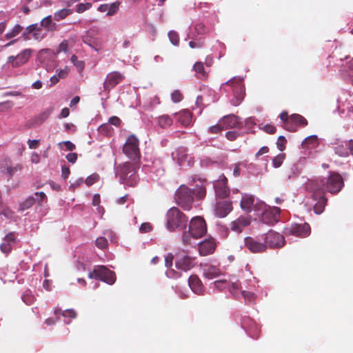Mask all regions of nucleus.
<instances>
[{
	"label": "nucleus",
	"instance_id": "f257e3e1",
	"mask_svg": "<svg viewBox=\"0 0 353 353\" xmlns=\"http://www.w3.org/2000/svg\"><path fill=\"white\" fill-rule=\"evenodd\" d=\"M241 207L247 212L254 211L258 214H261L263 221L268 224H273L279 221L280 208L268 206L263 202L255 199L253 195L247 194L243 195Z\"/></svg>",
	"mask_w": 353,
	"mask_h": 353
},
{
	"label": "nucleus",
	"instance_id": "f03ea898",
	"mask_svg": "<svg viewBox=\"0 0 353 353\" xmlns=\"http://www.w3.org/2000/svg\"><path fill=\"white\" fill-rule=\"evenodd\" d=\"M207 233V225L205 220L201 216L193 217L189 223L188 230L181 234V241L184 245H193L196 241Z\"/></svg>",
	"mask_w": 353,
	"mask_h": 353
},
{
	"label": "nucleus",
	"instance_id": "7ed1b4c3",
	"mask_svg": "<svg viewBox=\"0 0 353 353\" xmlns=\"http://www.w3.org/2000/svg\"><path fill=\"white\" fill-rule=\"evenodd\" d=\"M325 181L321 179L310 180L306 185V189L312 194V196L316 202L314 204V210L316 214H321L326 205L327 199L325 198Z\"/></svg>",
	"mask_w": 353,
	"mask_h": 353
},
{
	"label": "nucleus",
	"instance_id": "20e7f679",
	"mask_svg": "<svg viewBox=\"0 0 353 353\" xmlns=\"http://www.w3.org/2000/svg\"><path fill=\"white\" fill-rule=\"evenodd\" d=\"M188 222V217L177 208H171L165 214V228L170 232L185 229Z\"/></svg>",
	"mask_w": 353,
	"mask_h": 353
},
{
	"label": "nucleus",
	"instance_id": "39448f33",
	"mask_svg": "<svg viewBox=\"0 0 353 353\" xmlns=\"http://www.w3.org/2000/svg\"><path fill=\"white\" fill-rule=\"evenodd\" d=\"M117 174L123 184L134 186L138 183L139 177L137 174V165L134 163H124L119 166Z\"/></svg>",
	"mask_w": 353,
	"mask_h": 353
},
{
	"label": "nucleus",
	"instance_id": "423d86ee",
	"mask_svg": "<svg viewBox=\"0 0 353 353\" xmlns=\"http://www.w3.org/2000/svg\"><path fill=\"white\" fill-rule=\"evenodd\" d=\"M226 85L230 88L233 97L230 99V103L232 105H239L244 99L245 88L243 84V78H233L223 83L221 88Z\"/></svg>",
	"mask_w": 353,
	"mask_h": 353
},
{
	"label": "nucleus",
	"instance_id": "0eeeda50",
	"mask_svg": "<svg viewBox=\"0 0 353 353\" xmlns=\"http://www.w3.org/2000/svg\"><path fill=\"white\" fill-rule=\"evenodd\" d=\"M174 199L178 205L184 210H189L193 201L192 188L181 185L176 190Z\"/></svg>",
	"mask_w": 353,
	"mask_h": 353
},
{
	"label": "nucleus",
	"instance_id": "6e6552de",
	"mask_svg": "<svg viewBox=\"0 0 353 353\" xmlns=\"http://www.w3.org/2000/svg\"><path fill=\"white\" fill-rule=\"evenodd\" d=\"M88 276L90 279L100 280L110 285L113 284L116 279L115 274L104 266L96 268L89 273Z\"/></svg>",
	"mask_w": 353,
	"mask_h": 353
},
{
	"label": "nucleus",
	"instance_id": "1a4fd4ad",
	"mask_svg": "<svg viewBox=\"0 0 353 353\" xmlns=\"http://www.w3.org/2000/svg\"><path fill=\"white\" fill-rule=\"evenodd\" d=\"M124 154L132 160H138L140 157L139 140L134 135L130 136L123 148Z\"/></svg>",
	"mask_w": 353,
	"mask_h": 353
},
{
	"label": "nucleus",
	"instance_id": "9d476101",
	"mask_svg": "<svg viewBox=\"0 0 353 353\" xmlns=\"http://www.w3.org/2000/svg\"><path fill=\"white\" fill-rule=\"evenodd\" d=\"M259 288V281L256 277L247 279L245 283V290L241 291V296L247 301H253L256 299V292Z\"/></svg>",
	"mask_w": 353,
	"mask_h": 353
},
{
	"label": "nucleus",
	"instance_id": "9b49d317",
	"mask_svg": "<svg viewBox=\"0 0 353 353\" xmlns=\"http://www.w3.org/2000/svg\"><path fill=\"white\" fill-rule=\"evenodd\" d=\"M32 54V50L30 48L25 49L16 56L8 57L7 63L10 64L12 68L20 67L29 61Z\"/></svg>",
	"mask_w": 353,
	"mask_h": 353
},
{
	"label": "nucleus",
	"instance_id": "f8f14e48",
	"mask_svg": "<svg viewBox=\"0 0 353 353\" xmlns=\"http://www.w3.org/2000/svg\"><path fill=\"white\" fill-rule=\"evenodd\" d=\"M343 186L342 176L335 172L331 173L326 180V188L329 192L336 194L341 191Z\"/></svg>",
	"mask_w": 353,
	"mask_h": 353
},
{
	"label": "nucleus",
	"instance_id": "ddd939ff",
	"mask_svg": "<svg viewBox=\"0 0 353 353\" xmlns=\"http://www.w3.org/2000/svg\"><path fill=\"white\" fill-rule=\"evenodd\" d=\"M18 242L17 235L15 232H11L8 233L2 239L0 244L1 251L8 255Z\"/></svg>",
	"mask_w": 353,
	"mask_h": 353
},
{
	"label": "nucleus",
	"instance_id": "4468645a",
	"mask_svg": "<svg viewBox=\"0 0 353 353\" xmlns=\"http://www.w3.org/2000/svg\"><path fill=\"white\" fill-rule=\"evenodd\" d=\"M286 232L299 237H305L310 233V228L307 223H292L285 228Z\"/></svg>",
	"mask_w": 353,
	"mask_h": 353
},
{
	"label": "nucleus",
	"instance_id": "2eb2a0df",
	"mask_svg": "<svg viewBox=\"0 0 353 353\" xmlns=\"http://www.w3.org/2000/svg\"><path fill=\"white\" fill-rule=\"evenodd\" d=\"M264 240L266 245L270 248H279L284 245L285 240L282 235L279 233L270 231L265 235Z\"/></svg>",
	"mask_w": 353,
	"mask_h": 353
},
{
	"label": "nucleus",
	"instance_id": "dca6fc26",
	"mask_svg": "<svg viewBox=\"0 0 353 353\" xmlns=\"http://www.w3.org/2000/svg\"><path fill=\"white\" fill-rule=\"evenodd\" d=\"M227 178L224 175L219 176V179L214 181L213 186L216 195L219 198H225L229 194V188L227 186Z\"/></svg>",
	"mask_w": 353,
	"mask_h": 353
},
{
	"label": "nucleus",
	"instance_id": "f3484780",
	"mask_svg": "<svg viewBox=\"0 0 353 353\" xmlns=\"http://www.w3.org/2000/svg\"><path fill=\"white\" fill-rule=\"evenodd\" d=\"M175 265L178 270L188 271L194 266V259L183 254H177Z\"/></svg>",
	"mask_w": 353,
	"mask_h": 353
},
{
	"label": "nucleus",
	"instance_id": "a211bd4d",
	"mask_svg": "<svg viewBox=\"0 0 353 353\" xmlns=\"http://www.w3.org/2000/svg\"><path fill=\"white\" fill-rule=\"evenodd\" d=\"M341 74L345 81L353 84V59H349L348 57H345V63L342 64Z\"/></svg>",
	"mask_w": 353,
	"mask_h": 353
},
{
	"label": "nucleus",
	"instance_id": "6ab92c4d",
	"mask_svg": "<svg viewBox=\"0 0 353 353\" xmlns=\"http://www.w3.org/2000/svg\"><path fill=\"white\" fill-rule=\"evenodd\" d=\"M123 79V76L120 72L117 71L108 74L103 82V89L105 90L110 91L120 81H121Z\"/></svg>",
	"mask_w": 353,
	"mask_h": 353
},
{
	"label": "nucleus",
	"instance_id": "aec40b11",
	"mask_svg": "<svg viewBox=\"0 0 353 353\" xmlns=\"http://www.w3.org/2000/svg\"><path fill=\"white\" fill-rule=\"evenodd\" d=\"M245 246L252 253L262 252L265 250L267 245L252 237L244 239Z\"/></svg>",
	"mask_w": 353,
	"mask_h": 353
},
{
	"label": "nucleus",
	"instance_id": "412c9836",
	"mask_svg": "<svg viewBox=\"0 0 353 353\" xmlns=\"http://www.w3.org/2000/svg\"><path fill=\"white\" fill-rule=\"evenodd\" d=\"M34 196H28L26 200H24L19 205V210L20 211H24L28 208H30L36 201V199L38 200V202L40 203L43 201V200L46 198V194L43 192H35Z\"/></svg>",
	"mask_w": 353,
	"mask_h": 353
},
{
	"label": "nucleus",
	"instance_id": "4be33fe9",
	"mask_svg": "<svg viewBox=\"0 0 353 353\" xmlns=\"http://www.w3.org/2000/svg\"><path fill=\"white\" fill-rule=\"evenodd\" d=\"M250 224V216H241L237 219L233 221L230 223V229L232 231L240 233L243 230Z\"/></svg>",
	"mask_w": 353,
	"mask_h": 353
},
{
	"label": "nucleus",
	"instance_id": "5701e85b",
	"mask_svg": "<svg viewBox=\"0 0 353 353\" xmlns=\"http://www.w3.org/2000/svg\"><path fill=\"white\" fill-rule=\"evenodd\" d=\"M216 244L214 239H208L199 245V252L202 256H206L214 252Z\"/></svg>",
	"mask_w": 353,
	"mask_h": 353
},
{
	"label": "nucleus",
	"instance_id": "b1692460",
	"mask_svg": "<svg viewBox=\"0 0 353 353\" xmlns=\"http://www.w3.org/2000/svg\"><path fill=\"white\" fill-rule=\"evenodd\" d=\"M232 209V203L230 201L217 202L214 208V214L218 217L223 218L230 212Z\"/></svg>",
	"mask_w": 353,
	"mask_h": 353
},
{
	"label": "nucleus",
	"instance_id": "393cba45",
	"mask_svg": "<svg viewBox=\"0 0 353 353\" xmlns=\"http://www.w3.org/2000/svg\"><path fill=\"white\" fill-rule=\"evenodd\" d=\"M173 116L182 126L187 127L192 123V116L188 110H183L179 112H176L173 114Z\"/></svg>",
	"mask_w": 353,
	"mask_h": 353
},
{
	"label": "nucleus",
	"instance_id": "a878e982",
	"mask_svg": "<svg viewBox=\"0 0 353 353\" xmlns=\"http://www.w3.org/2000/svg\"><path fill=\"white\" fill-rule=\"evenodd\" d=\"M188 284L194 293L201 294L203 292L204 287L197 276L191 275L188 279Z\"/></svg>",
	"mask_w": 353,
	"mask_h": 353
},
{
	"label": "nucleus",
	"instance_id": "bb28decb",
	"mask_svg": "<svg viewBox=\"0 0 353 353\" xmlns=\"http://www.w3.org/2000/svg\"><path fill=\"white\" fill-rule=\"evenodd\" d=\"M119 5L120 3L119 1L101 4L98 7L97 10L100 12H106L107 16H113L117 12Z\"/></svg>",
	"mask_w": 353,
	"mask_h": 353
},
{
	"label": "nucleus",
	"instance_id": "cd10ccee",
	"mask_svg": "<svg viewBox=\"0 0 353 353\" xmlns=\"http://www.w3.org/2000/svg\"><path fill=\"white\" fill-rule=\"evenodd\" d=\"M220 123L223 128H234L239 125V121L236 116L230 114L224 116L221 120Z\"/></svg>",
	"mask_w": 353,
	"mask_h": 353
},
{
	"label": "nucleus",
	"instance_id": "c85d7f7f",
	"mask_svg": "<svg viewBox=\"0 0 353 353\" xmlns=\"http://www.w3.org/2000/svg\"><path fill=\"white\" fill-rule=\"evenodd\" d=\"M203 270V276L208 279H213L221 274L220 270L214 265H205Z\"/></svg>",
	"mask_w": 353,
	"mask_h": 353
},
{
	"label": "nucleus",
	"instance_id": "c756f323",
	"mask_svg": "<svg viewBox=\"0 0 353 353\" xmlns=\"http://www.w3.org/2000/svg\"><path fill=\"white\" fill-rule=\"evenodd\" d=\"M1 172L6 173L10 176L12 175L17 170H20L21 169L19 165L12 167L10 160L8 159H5L3 160V166L0 167Z\"/></svg>",
	"mask_w": 353,
	"mask_h": 353
},
{
	"label": "nucleus",
	"instance_id": "7c9ffc66",
	"mask_svg": "<svg viewBox=\"0 0 353 353\" xmlns=\"http://www.w3.org/2000/svg\"><path fill=\"white\" fill-rule=\"evenodd\" d=\"M192 196L194 195L199 199H201L205 195V188L204 185V182L198 180L195 187L192 189Z\"/></svg>",
	"mask_w": 353,
	"mask_h": 353
},
{
	"label": "nucleus",
	"instance_id": "2f4dec72",
	"mask_svg": "<svg viewBox=\"0 0 353 353\" xmlns=\"http://www.w3.org/2000/svg\"><path fill=\"white\" fill-rule=\"evenodd\" d=\"M174 159H176L179 164H183L188 159L187 150L185 148H179L172 153Z\"/></svg>",
	"mask_w": 353,
	"mask_h": 353
},
{
	"label": "nucleus",
	"instance_id": "473e14b6",
	"mask_svg": "<svg viewBox=\"0 0 353 353\" xmlns=\"http://www.w3.org/2000/svg\"><path fill=\"white\" fill-rule=\"evenodd\" d=\"M157 123L161 128H165L170 126L173 123V120L170 116L164 114L158 117Z\"/></svg>",
	"mask_w": 353,
	"mask_h": 353
},
{
	"label": "nucleus",
	"instance_id": "72a5a7b5",
	"mask_svg": "<svg viewBox=\"0 0 353 353\" xmlns=\"http://www.w3.org/2000/svg\"><path fill=\"white\" fill-rule=\"evenodd\" d=\"M54 313L56 316H57L58 314H61L65 319H75L77 316V312L72 309L61 310L59 308H57L54 310Z\"/></svg>",
	"mask_w": 353,
	"mask_h": 353
},
{
	"label": "nucleus",
	"instance_id": "f704fd0d",
	"mask_svg": "<svg viewBox=\"0 0 353 353\" xmlns=\"http://www.w3.org/2000/svg\"><path fill=\"white\" fill-rule=\"evenodd\" d=\"M228 283L229 285H227V288L229 289L230 293L234 296H238L242 290L239 281H230Z\"/></svg>",
	"mask_w": 353,
	"mask_h": 353
},
{
	"label": "nucleus",
	"instance_id": "c9c22d12",
	"mask_svg": "<svg viewBox=\"0 0 353 353\" xmlns=\"http://www.w3.org/2000/svg\"><path fill=\"white\" fill-rule=\"evenodd\" d=\"M290 125L296 128L298 125H307V121L302 116L294 114L290 117Z\"/></svg>",
	"mask_w": 353,
	"mask_h": 353
},
{
	"label": "nucleus",
	"instance_id": "e433bc0d",
	"mask_svg": "<svg viewBox=\"0 0 353 353\" xmlns=\"http://www.w3.org/2000/svg\"><path fill=\"white\" fill-rule=\"evenodd\" d=\"M23 30L22 26L19 24H16L10 30H9L6 34L5 38L6 39H12L18 36L21 30Z\"/></svg>",
	"mask_w": 353,
	"mask_h": 353
},
{
	"label": "nucleus",
	"instance_id": "4c0bfd02",
	"mask_svg": "<svg viewBox=\"0 0 353 353\" xmlns=\"http://www.w3.org/2000/svg\"><path fill=\"white\" fill-rule=\"evenodd\" d=\"M41 26L45 28L47 30H54L56 28V24L52 22L50 15L41 20Z\"/></svg>",
	"mask_w": 353,
	"mask_h": 353
},
{
	"label": "nucleus",
	"instance_id": "58836bf2",
	"mask_svg": "<svg viewBox=\"0 0 353 353\" xmlns=\"http://www.w3.org/2000/svg\"><path fill=\"white\" fill-rule=\"evenodd\" d=\"M193 70L197 74L199 78H205L207 76V72L204 69L203 64L202 62H196L193 66Z\"/></svg>",
	"mask_w": 353,
	"mask_h": 353
},
{
	"label": "nucleus",
	"instance_id": "ea45409f",
	"mask_svg": "<svg viewBox=\"0 0 353 353\" xmlns=\"http://www.w3.org/2000/svg\"><path fill=\"white\" fill-rule=\"evenodd\" d=\"M72 13V10L68 8H63L58 10L54 14V20L59 21L67 17L68 15Z\"/></svg>",
	"mask_w": 353,
	"mask_h": 353
},
{
	"label": "nucleus",
	"instance_id": "a19ab883",
	"mask_svg": "<svg viewBox=\"0 0 353 353\" xmlns=\"http://www.w3.org/2000/svg\"><path fill=\"white\" fill-rule=\"evenodd\" d=\"M280 119L285 123V128L289 131H295L296 127L290 125V118L288 119V113L283 112L280 114Z\"/></svg>",
	"mask_w": 353,
	"mask_h": 353
},
{
	"label": "nucleus",
	"instance_id": "79ce46f5",
	"mask_svg": "<svg viewBox=\"0 0 353 353\" xmlns=\"http://www.w3.org/2000/svg\"><path fill=\"white\" fill-rule=\"evenodd\" d=\"M349 148L347 143L344 145H339L335 148V152L341 157H346L349 154Z\"/></svg>",
	"mask_w": 353,
	"mask_h": 353
},
{
	"label": "nucleus",
	"instance_id": "37998d69",
	"mask_svg": "<svg viewBox=\"0 0 353 353\" xmlns=\"http://www.w3.org/2000/svg\"><path fill=\"white\" fill-rule=\"evenodd\" d=\"M285 158V154H283V153L279 154L277 156L274 157L272 159V165H273V167L274 168H279L282 165Z\"/></svg>",
	"mask_w": 353,
	"mask_h": 353
},
{
	"label": "nucleus",
	"instance_id": "c03bdc74",
	"mask_svg": "<svg viewBox=\"0 0 353 353\" xmlns=\"http://www.w3.org/2000/svg\"><path fill=\"white\" fill-rule=\"evenodd\" d=\"M92 8L91 3H81L76 6L75 12L77 13H83Z\"/></svg>",
	"mask_w": 353,
	"mask_h": 353
},
{
	"label": "nucleus",
	"instance_id": "a18cd8bd",
	"mask_svg": "<svg viewBox=\"0 0 353 353\" xmlns=\"http://www.w3.org/2000/svg\"><path fill=\"white\" fill-rule=\"evenodd\" d=\"M22 299L26 304L31 305L34 301V297L30 292L27 291L23 294Z\"/></svg>",
	"mask_w": 353,
	"mask_h": 353
},
{
	"label": "nucleus",
	"instance_id": "49530a36",
	"mask_svg": "<svg viewBox=\"0 0 353 353\" xmlns=\"http://www.w3.org/2000/svg\"><path fill=\"white\" fill-rule=\"evenodd\" d=\"M213 286L214 288H216V289L218 290H223V289H225L227 288V285H229V283L228 281H227L225 279H223V280H217V281H215L213 283H212Z\"/></svg>",
	"mask_w": 353,
	"mask_h": 353
},
{
	"label": "nucleus",
	"instance_id": "de8ad7c7",
	"mask_svg": "<svg viewBox=\"0 0 353 353\" xmlns=\"http://www.w3.org/2000/svg\"><path fill=\"white\" fill-rule=\"evenodd\" d=\"M70 61L79 71L83 70L84 63L82 61H79L76 55H72L71 57Z\"/></svg>",
	"mask_w": 353,
	"mask_h": 353
},
{
	"label": "nucleus",
	"instance_id": "09e8293b",
	"mask_svg": "<svg viewBox=\"0 0 353 353\" xmlns=\"http://www.w3.org/2000/svg\"><path fill=\"white\" fill-rule=\"evenodd\" d=\"M168 37L170 39V42L174 46H178L179 38L178 34L174 31H170L168 32Z\"/></svg>",
	"mask_w": 353,
	"mask_h": 353
},
{
	"label": "nucleus",
	"instance_id": "8fccbe9b",
	"mask_svg": "<svg viewBox=\"0 0 353 353\" xmlns=\"http://www.w3.org/2000/svg\"><path fill=\"white\" fill-rule=\"evenodd\" d=\"M183 99V95L179 90H176L171 93V99L174 103H179Z\"/></svg>",
	"mask_w": 353,
	"mask_h": 353
},
{
	"label": "nucleus",
	"instance_id": "3c124183",
	"mask_svg": "<svg viewBox=\"0 0 353 353\" xmlns=\"http://www.w3.org/2000/svg\"><path fill=\"white\" fill-rule=\"evenodd\" d=\"M1 214L4 216L7 219L12 220L14 218V212L8 208H5L1 212Z\"/></svg>",
	"mask_w": 353,
	"mask_h": 353
},
{
	"label": "nucleus",
	"instance_id": "603ef678",
	"mask_svg": "<svg viewBox=\"0 0 353 353\" xmlns=\"http://www.w3.org/2000/svg\"><path fill=\"white\" fill-rule=\"evenodd\" d=\"M96 245L100 249H104L107 247L108 241L105 237H99L96 240Z\"/></svg>",
	"mask_w": 353,
	"mask_h": 353
},
{
	"label": "nucleus",
	"instance_id": "864d4df0",
	"mask_svg": "<svg viewBox=\"0 0 353 353\" xmlns=\"http://www.w3.org/2000/svg\"><path fill=\"white\" fill-rule=\"evenodd\" d=\"M32 35L34 39L41 41L46 36V33L41 28H38L37 31L32 33Z\"/></svg>",
	"mask_w": 353,
	"mask_h": 353
},
{
	"label": "nucleus",
	"instance_id": "5fc2aeb1",
	"mask_svg": "<svg viewBox=\"0 0 353 353\" xmlns=\"http://www.w3.org/2000/svg\"><path fill=\"white\" fill-rule=\"evenodd\" d=\"M286 139L283 136H280L278 138L276 145L280 151H283L285 148Z\"/></svg>",
	"mask_w": 353,
	"mask_h": 353
},
{
	"label": "nucleus",
	"instance_id": "6e6d98bb",
	"mask_svg": "<svg viewBox=\"0 0 353 353\" xmlns=\"http://www.w3.org/2000/svg\"><path fill=\"white\" fill-rule=\"evenodd\" d=\"M195 31L198 34H204L207 32V28L202 23H198L194 26Z\"/></svg>",
	"mask_w": 353,
	"mask_h": 353
},
{
	"label": "nucleus",
	"instance_id": "4d7b16f0",
	"mask_svg": "<svg viewBox=\"0 0 353 353\" xmlns=\"http://www.w3.org/2000/svg\"><path fill=\"white\" fill-rule=\"evenodd\" d=\"M99 175L98 174H92L87 177L85 182L87 185L90 186L92 184H94L96 181L99 180Z\"/></svg>",
	"mask_w": 353,
	"mask_h": 353
},
{
	"label": "nucleus",
	"instance_id": "13d9d810",
	"mask_svg": "<svg viewBox=\"0 0 353 353\" xmlns=\"http://www.w3.org/2000/svg\"><path fill=\"white\" fill-rule=\"evenodd\" d=\"M166 275L168 278L171 279H176L181 276V274L173 269H168L166 271Z\"/></svg>",
	"mask_w": 353,
	"mask_h": 353
},
{
	"label": "nucleus",
	"instance_id": "bf43d9fd",
	"mask_svg": "<svg viewBox=\"0 0 353 353\" xmlns=\"http://www.w3.org/2000/svg\"><path fill=\"white\" fill-rule=\"evenodd\" d=\"M152 226L149 223H143L141 225L139 230L141 233H147L151 231Z\"/></svg>",
	"mask_w": 353,
	"mask_h": 353
},
{
	"label": "nucleus",
	"instance_id": "052dcab7",
	"mask_svg": "<svg viewBox=\"0 0 353 353\" xmlns=\"http://www.w3.org/2000/svg\"><path fill=\"white\" fill-rule=\"evenodd\" d=\"M68 49V43L66 40L63 41L57 48V52H66Z\"/></svg>",
	"mask_w": 353,
	"mask_h": 353
},
{
	"label": "nucleus",
	"instance_id": "680f3d73",
	"mask_svg": "<svg viewBox=\"0 0 353 353\" xmlns=\"http://www.w3.org/2000/svg\"><path fill=\"white\" fill-rule=\"evenodd\" d=\"M239 135V133L236 131H229L226 132L225 137L230 141H234L238 137Z\"/></svg>",
	"mask_w": 353,
	"mask_h": 353
},
{
	"label": "nucleus",
	"instance_id": "e2e57ef3",
	"mask_svg": "<svg viewBox=\"0 0 353 353\" xmlns=\"http://www.w3.org/2000/svg\"><path fill=\"white\" fill-rule=\"evenodd\" d=\"M58 73L57 74V77L61 79L65 78L68 74V69L67 67H65L63 69H61L57 70Z\"/></svg>",
	"mask_w": 353,
	"mask_h": 353
},
{
	"label": "nucleus",
	"instance_id": "0e129e2a",
	"mask_svg": "<svg viewBox=\"0 0 353 353\" xmlns=\"http://www.w3.org/2000/svg\"><path fill=\"white\" fill-rule=\"evenodd\" d=\"M222 129H223V128L219 121L216 125L210 127L209 131L212 133H218L221 131Z\"/></svg>",
	"mask_w": 353,
	"mask_h": 353
},
{
	"label": "nucleus",
	"instance_id": "69168bd1",
	"mask_svg": "<svg viewBox=\"0 0 353 353\" xmlns=\"http://www.w3.org/2000/svg\"><path fill=\"white\" fill-rule=\"evenodd\" d=\"M310 141H314V145H315L317 143V137L316 135H311L306 137L302 142V145L305 146Z\"/></svg>",
	"mask_w": 353,
	"mask_h": 353
},
{
	"label": "nucleus",
	"instance_id": "338daca9",
	"mask_svg": "<svg viewBox=\"0 0 353 353\" xmlns=\"http://www.w3.org/2000/svg\"><path fill=\"white\" fill-rule=\"evenodd\" d=\"M61 144H63V145H64L65 146V148H66L67 150L72 151V150H74L75 149L74 144H73L70 141H63V142L59 143L60 145Z\"/></svg>",
	"mask_w": 353,
	"mask_h": 353
},
{
	"label": "nucleus",
	"instance_id": "774afa93",
	"mask_svg": "<svg viewBox=\"0 0 353 353\" xmlns=\"http://www.w3.org/2000/svg\"><path fill=\"white\" fill-rule=\"evenodd\" d=\"M173 259V255L170 253L165 257V265L167 268H170L172 265Z\"/></svg>",
	"mask_w": 353,
	"mask_h": 353
}]
</instances>
